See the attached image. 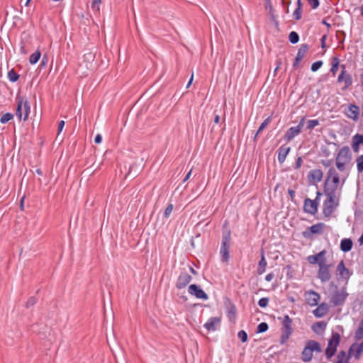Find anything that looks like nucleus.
I'll list each match as a JSON object with an SVG mask.
<instances>
[{"mask_svg": "<svg viewBox=\"0 0 363 363\" xmlns=\"http://www.w3.org/2000/svg\"><path fill=\"white\" fill-rule=\"evenodd\" d=\"M341 191L324 190L326 199L323 203V213L325 216L329 217L339 205V199Z\"/></svg>", "mask_w": 363, "mask_h": 363, "instance_id": "nucleus-1", "label": "nucleus"}, {"mask_svg": "<svg viewBox=\"0 0 363 363\" xmlns=\"http://www.w3.org/2000/svg\"><path fill=\"white\" fill-rule=\"evenodd\" d=\"M340 182V179L338 172L333 167H330L326 174L324 190L341 191L342 188H339Z\"/></svg>", "mask_w": 363, "mask_h": 363, "instance_id": "nucleus-2", "label": "nucleus"}, {"mask_svg": "<svg viewBox=\"0 0 363 363\" xmlns=\"http://www.w3.org/2000/svg\"><path fill=\"white\" fill-rule=\"evenodd\" d=\"M352 160V154L349 147L344 146L338 152L335 157V165L340 172H344L346 166Z\"/></svg>", "mask_w": 363, "mask_h": 363, "instance_id": "nucleus-3", "label": "nucleus"}, {"mask_svg": "<svg viewBox=\"0 0 363 363\" xmlns=\"http://www.w3.org/2000/svg\"><path fill=\"white\" fill-rule=\"evenodd\" d=\"M320 344L315 340H309L306 342L301 353V359L304 362H309L313 358V352H321Z\"/></svg>", "mask_w": 363, "mask_h": 363, "instance_id": "nucleus-4", "label": "nucleus"}, {"mask_svg": "<svg viewBox=\"0 0 363 363\" xmlns=\"http://www.w3.org/2000/svg\"><path fill=\"white\" fill-rule=\"evenodd\" d=\"M281 323L282 328L280 344L284 345L287 342L294 330L292 328V320L288 315L284 316Z\"/></svg>", "mask_w": 363, "mask_h": 363, "instance_id": "nucleus-5", "label": "nucleus"}, {"mask_svg": "<svg viewBox=\"0 0 363 363\" xmlns=\"http://www.w3.org/2000/svg\"><path fill=\"white\" fill-rule=\"evenodd\" d=\"M340 335L333 331L331 337L328 340V347L325 350V356L328 359H330L336 352L337 347L340 342Z\"/></svg>", "mask_w": 363, "mask_h": 363, "instance_id": "nucleus-6", "label": "nucleus"}, {"mask_svg": "<svg viewBox=\"0 0 363 363\" xmlns=\"http://www.w3.org/2000/svg\"><path fill=\"white\" fill-rule=\"evenodd\" d=\"M230 244V233L228 232L223 236L222 245L220 250L221 260L223 262H228L230 259L229 247Z\"/></svg>", "mask_w": 363, "mask_h": 363, "instance_id": "nucleus-7", "label": "nucleus"}, {"mask_svg": "<svg viewBox=\"0 0 363 363\" xmlns=\"http://www.w3.org/2000/svg\"><path fill=\"white\" fill-rule=\"evenodd\" d=\"M331 264H325V262H321L319 263L318 277L320 279L322 282H327L330 279L331 275L330 268L331 267Z\"/></svg>", "mask_w": 363, "mask_h": 363, "instance_id": "nucleus-8", "label": "nucleus"}, {"mask_svg": "<svg viewBox=\"0 0 363 363\" xmlns=\"http://www.w3.org/2000/svg\"><path fill=\"white\" fill-rule=\"evenodd\" d=\"M325 228L323 223H318L308 227L305 231L302 233L305 238H311L313 234H320L323 233Z\"/></svg>", "mask_w": 363, "mask_h": 363, "instance_id": "nucleus-9", "label": "nucleus"}, {"mask_svg": "<svg viewBox=\"0 0 363 363\" xmlns=\"http://www.w3.org/2000/svg\"><path fill=\"white\" fill-rule=\"evenodd\" d=\"M342 71L337 77V82L339 83H344L343 90L348 89L352 84V78L350 74L347 73L345 70V65H342Z\"/></svg>", "mask_w": 363, "mask_h": 363, "instance_id": "nucleus-10", "label": "nucleus"}, {"mask_svg": "<svg viewBox=\"0 0 363 363\" xmlns=\"http://www.w3.org/2000/svg\"><path fill=\"white\" fill-rule=\"evenodd\" d=\"M347 296V294L345 290H336L331 296L330 302L335 306L342 305Z\"/></svg>", "mask_w": 363, "mask_h": 363, "instance_id": "nucleus-11", "label": "nucleus"}, {"mask_svg": "<svg viewBox=\"0 0 363 363\" xmlns=\"http://www.w3.org/2000/svg\"><path fill=\"white\" fill-rule=\"evenodd\" d=\"M336 275L339 277L340 279L344 281H347L352 275V272L345 267L343 260H341V262L337 266Z\"/></svg>", "mask_w": 363, "mask_h": 363, "instance_id": "nucleus-12", "label": "nucleus"}, {"mask_svg": "<svg viewBox=\"0 0 363 363\" xmlns=\"http://www.w3.org/2000/svg\"><path fill=\"white\" fill-rule=\"evenodd\" d=\"M188 292L199 299L207 300L208 298L207 294L196 284H191L189 286Z\"/></svg>", "mask_w": 363, "mask_h": 363, "instance_id": "nucleus-13", "label": "nucleus"}, {"mask_svg": "<svg viewBox=\"0 0 363 363\" xmlns=\"http://www.w3.org/2000/svg\"><path fill=\"white\" fill-rule=\"evenodd\" d=\"M323 177V172L320 169H314L311 170L307 175L308 180L310 184H315L321 182Z\"/></svg>", "mask_w": 363, "mask_h": 363, "instance_id": "nucleus-14", "label": "nucleus"}, {"mask_svg": "<svg viewBox=\"0 0 363 363\" xmlns=\"http://www.w3.org/2000/svg\"><path fill=\"white\" fill-rule=\"evenodd\" d=\"M306 303L311 306H315L318 304L320 296L318 293L314 291H309L305 293Z\"/></svg>", "mask_w": 363, "mask_h": 363, "instance_id": "nucleus-15", "label": "nucleus"}, {"mask_svg": "<svg viewBox=\"0 0 363 363\" xmlns=\"http://www.w3.org/2000/svg\"><path fill=\"white\" fill-rule=\"evenodd\" d=\"M191 277L186 272H182L177 281L176 287L182 289L186 287L191 281Z\"/></svg>", "mask_w": 363, "mask_h": 363, "instance_id": "nucleus-16", "label": "nucleus"}, {"mask_svg": "<svg viewBox=\"0 0 363 363\" xmlns=\"http://www.w3.org/2000/svg\"><path fill=\"white\" fill-rule=\"evenodd\" d=\"M303 208L305 212L311 215H315L318 211V203L315 200L306 199L304 201Z\"/></svg>", "mask_w": 363, "mask_h": 363, "instance_id": "nucleus-17", "label": "nucleus"}, {"mask_svg": "<svg viewBox=\"0 0 363 363\" xmlns=\"http://www.w3.org/2000/svg\"><path fill=\"white\" fill-rule=\"evenodd\" d=\"M308 50V45L307 44H302L301 45L300 48L298 50L295 60L293 63V67L294 69H296L298 66L299 62L305 57Z\"/></svg>", "mask_w": 363, "mask_h": 363, "instance_id": "nucleus-18", "label": "nucleus"}, {"mask_svg": "<svg viewBox=\"0 0 363 363\" xmlns=\"http://www.w3.org/2000/svg\"><path fill=\"white\" fill-rule=\"evenodd\" d=\"M363 352V342L360 344L354 343L349 349V356H354L355 359H359Z\"/></svg>", "mask_w": 363, "mask_h": 363, "instance_id": "nucleus-19", "label": "nucleus"}, {"mask_svg": "<svg viewBox=\"0 0 363 363\" xmlns=\"http://www.w3.org/2000/svg\"><path fill=\"white\" fill-rule=\"evenodd\" d=\"M345 113L349 118L357 121L359 114V108L355 104H350Z\"/></svg>", "mask_w": 363, "mask_h": 363, "instance_id": "nucleus-20", "label": "nucleus"}, {"mask_svg": "<svg viewBox=\"0 0 363 363\" xmlns=\"http://www.w3.org/2000/svg\"><path fill=\"white\" fill-rule=\"evenodd\" d=\"M220 323V318L211 317L204 324V328L208 331H215Z\"/></svg>", "mask_w": 363, "mask_h": 363, "instance_id": "nucleus-21", "label": "nucleus"}, {"mask_svg": "<svg viewBox=\"0 0 363 363\" xmlns=\"http://www.w3.org/2000/svg\"><path fill=\"white\" fill-rule=\"evenodd\" d=\"M363 145V135L357 133L352 138V148L354 152H358L359 146Z\"/></svg>", "mask_w": 363, "mask_h": 363, "instance_id": "nucleus-22", "label": "nucleus"}, {"mask_svg": "<svg viewBox=\"0 0 363 363\" xmlns=\"http://www.w3.org/2000/svg\"><path fill=\"white\" fill-rule=\"evenodd\" d=\"M326 252L325 250H322L321 252H318V254L315 255H311L308 256L307 259L311 264H318L321 262H325V255Z\"/></svg>", "mask_w": 363, "mask_h": 363, "instance_id": "nucleus-23", "label": "nucleus"}, {"mask_svg": "<svg viewBox=\"0 0 363 363\" xmlns=\"http://www.w3.org/2000/svg\"><path fill=\"white\" fill-rule=\"evenodd\" d=\"M301 133L299 127H291L284 135V140L287 142L291 141L294 138Z\"/></svg>", "mask_w": 363, "mask_h": 363, "instance_id": "nucleus-24", "label": "nucleus"}, {"mask_svg": "<svg viewBox=\"0 0 363 363\" xmlns=\"http://www.w3.org/2000/svg\"><path fill=\"white\" fill-rule=\"evenodd\" d=\"M328 311V306L325 303H322L313 311V314L317 318L323 317Z\"/></svg>", "mask_w": 363, "mask_h": 363, "instance_id": "nucleus-25", "label": "nucleus"}, {"mask_svg": "<svg viewBox=\"0 0 363 363\" xmlns=\"http://www.w3.org/2000/svg\"><path fill=\"white\" fill-rule=\"evenodd\" d=\"M267 266V262L264 257V250H262L261 252V259L258 262L257 269V272L259 275L262 274L265 270L266 267Z\"/></svg>", "mask_w": 363, "mask_h": 363, "instance_id": "nucleus-26", "label": "nucleus"}, {"mask_svg": "<svg viewBox=\"0 0 363 363\" xmlns=\"http://www.w3.org/2000/svg\"><path fill=\"white\" fill-rule=\"evenodd\" d=\"M289 151L290 147L286 145H282L279 148L278 161L279 162V163H283L285 161L286 157L289 154Z\"/></svg>", "mask_w": 363, "mask_h": 363, "instance_id": "nucleus-27", "label": "nucleus"}, {"mask_svg": "<svg viewBox=\"0 0 363 363\" xmlns=\"http://www.w3.org/2000/svg\"><path fill=\"white\" fill-rule=\"evenodd\" d=\"M352 247V241L350 239L345 238L341 240L340 249L342 251L347 252L351 250Z\"/></svg>", "mask_w": 363, "mask_h": 363, "instance_id": "nucleus-28", "label": "nucleus"}, {"mask_svg": "<svg viewBox=\"0 0 363 363\" xmlns=\"http://www.w3.org/2000/svg\"><path fill=\"white\" fill-rule=\"evenodd\" d=\"M340 65V59L337 57H334L333 58L332 61V67L330 69V72H332L333 75L335 76L338 70Z\"/></svg>", "mask_w": 363, "mask_h": 363, "instance_id": "nucleus-29", "label": "nucleus"}, {"mask_svg": "<svg viewBox=\"0 0 363 363\" xmlns=\"http://www.w3.org/2000/svg\"><path fill=\"white\" fill-rule=\"evenodd\" d=\"M30 104L28 101H23L22 111L23 113V120L26 121L30 113Z\"/></svg>", "mask_w": 363, "mask_h": 363, "instance_id": "nucleus-30", "label": "nucleus"}, {"mask_svg": "<svg viewBox=\"0 0 363 363\" xmlns=\"http://www.w3.org/2000/svg\"><path fill=\"white\" fill-rule=\"evenodd\" d=\"M41 56V53L40 50H36L34 53H33L29 57V62L31 65H34L37 63V62L40 60Z\"/></svg>", "mask_w": 363, "mask_h": 363, "instance_id": "nucleus-31", "label": "nucleus"}, {"mask_svg": "<svg viewBox=\"0 0 363 363\" xmlns=\"http://www.w3.org/2000/svg\"><path fill=\"white\" fill-rule=\"evenodd\" d=\"M357 169L359 173H363V155L358 156L356 159Z\"/></svg>", "mask_w": 363, "mask_h": 363, "instance_id": "nucleus-32", "label": "nucleus"}, {"mask_svg": "<svg viewBox=\"0 0 363 363\" xmlns=\"http://www.w3.org/2000/svg\"><path fill=\"white\" fill-rule=\"evenodd\" d=\"M8 78L11 82H15L18 79L19 75L13 69H11L8 72Z\"/></svg>", "mask_w": 363, "mask_h": 363, "instance_id": "nucleus-33", "label": "nucleus"}, {"mask_svg": "<svg viewBox=\"0 0 363 363\" xmlns=\"http://www.w3.org/2000/svg\"><path fill=\"white\" fill-rule=\"evenodd\" d=\"M289 39L291 43L295 44V43H298V41L299 40V36L296 32L291 31L289 33Z\"/></svg>", "mask_w": 363, "mask_h": 363, "instance_id": "nucleus-34", "label": "nucleus"}, {"mask_svg": "<svg viewBox=\"0 0 363 363\" xmlns=\"http://www.w3.org/2000/svg\"><path fill=\"white\" fill-rule=\"evenodd\" d=\"M228 317L230 321L235 322L236 318V310L235 307H232L230 309L228 310Z\"/></svg>", "mask_w": 363, "mask_h": 363, "instance_id": "nucleus-35", "label": "nucleus"}, {"mask_svg": "<svg viewBox=\"0 0 363 363\" xmlns=\"http://www.w3.org/2000/svg\"><path fill=\"white\" fill-rule=\"evenodd\" d=\"M22 105H23V100L22 99L18 100L16 115L19 118V119L22 118V115H23Z\"/></svg>", "mask_w": 363, "mask_h": 363, "instance_id": "nucleus-36", "label": "nucleus"}, {"mask_svg": "<svg viewBox=\"0 0 363 363\" xmlns=\"http://www.w3.org/2000/svg\"><path fill=\"white\" fill-rule=\"evenodd\" d=\"M13 114L10 113H4L0 118V122L1 123H6L9 122L10 120L13 118Z\"/></svg>", "mask_w": 363, "mask_h": 363, "instance_id": "nucleus-37", "label": "nucleus"}, {"mask_svg": "<svg viewBox=\"0 0 363 363\" xmlns=\"http://www.w3.org/2000/svg\"><path fill=\"white\" fill-rule=\"evenodd\" d=\"M270 121H271V117L269 116L260 125V126L257 130V135L259 134L260 132H262L269 125Z\"/></svg>", "mask_w": 363, "mask_h": 363, "instance_id": "nucleus-38", "label": "nucleus"}, {"mask_svg": "<svg viewBox=\"0 0 363 363\" xmlns=\"http://www.w3.org/2000/svg\"><path fill=\"white\" fill-rule=\"evenodd\" d=\"M101 4V0H93V1L91 3L92 10L99 13L100 11Z\"/></svg>", "mask_w": 363, "mask_h": 363, "instance_id": "nucleus-39", "label": "nucleus"}, {"mask_svg": "<svg viewBox=\"0 0 363 363\" xmlns=\"http://www.w3.org/2000/svg\"><path fill=\"white\" fill-rule=\"evenodd\" d=\"M319 125V121L317 119H313V120H309L307 123V129L308 130H312L313 129L315 126L318 125Z\"/></svg>", "mask_w": 363, "mask_h": 363, "instance_id": "nucleus-40", "label": "nucleus"}, {"mask_svg": "<svg viewBox=\"0 0 363 363\" xmlns=\"http://www.w3.org/2000/svg\"><path fill=\"white\" fill-rule=\"evenodd\" d=\"M347 357V356L346 355V352L345 351H340L337 356L336 363H343Z\"/></svg>", "mask_w": 363, "mask_h": 363, "instance_id": "nucleus-41", "label": "nucleus"}, {"mask_svg": "<svg viewBox=\"0 0 363 363\" xmlns=\"http://www.w3.org/2000/svg\"><path fill=\"white\" fill-rule=\"evenodd\" d=\"M37 302V298L35 296L30 297L28 301H26L25 306L27 308H29L30 307L34 306Z\"/></svg>", "mask_w": 363, "mask_h": 363, "instance_id": "nucleus-42", "label": "nucleus"}, {"mask_svg": "<svg viewBox=\"0 0 363 363\" xmlns=\"http://www.w3.org/2000/svg\"><path fill=\"white\" fill-rule=\"evenodd\" d=\"M268 325L266 323H261L258 325L257 328V333H264L268 330Z\"/></svg>", "mask_w": 363, "mask_h": 363, "instance_id": "nucleus-43", "label": "nucleus"}, {"mask_svg": "<svg viewBox=\"0 0 363 363\" xmlns=\"http://www.w3.org/2000/svg\"><path fill=\"white\" fill-rule=\"evenodd\" d=\"M322 65H323V62L321 60L316 61L312 64L311 70L313 72H316L318 69H319L321 67Z\"/></svg>", "mask_w": 363, "mask_h": 363, "instance_id": "nucleus-44", "label": "nucleus"}, {"mask_svg": "<svg viewBox=\"0 0 363 363\" xmlns=\"http://www.w3.org/2000/svg\"><path fill=\"white\" fill-rule=\"evenodd\" d=\"M238 336L242 342H245L247 340V335L244 330L239 331Z\"/></svg>", "mask_w": 363, "mask_h": 363, "instance_id": "nucleus-45", "label": "nucleus"}, {"mask_svg": "<svg viewBox=\"0 0 363 363\" xmlns=\"http://www.w3.org/2000/svg\"><path fill=\"white\" fill-rule=\"evenodd\" d=\"M269 298H262L258 301V305L261 308H265L268 306Z\"/></svg>", "mask_w": 363, "mask_h": 363, "instance_id": "nucleus-46", "label": "nucleus"}, {"mask_svg": "<svg viewBox=\"0 0 363 363\" xmlns=\"http://www.w3.org/2000/svg\"><path fill=\"white\" fill-rule=\"evenodd\" d=\"M302 10L300 8H296L294 11L293 16L296 20H300L301 18Z\"/></svg>", "mask_w": 363, "mask_h": 363, "instance_id": "nucleus-47", "label": "nucleus"}, {"mask_svg": "<svg viewBox=\"0 0 363 363\" xmlns=\"http://www.w3.org/2000/svg\"><path fill=\"white\" fill-rule=\"evenodd\" d=\"M308 4L310 5L311 9H315L319 6V1L318 0H306Z\"/></svg>", "mask_w": 363, "mask_h": 363, "instance_id": "nucleus-48", "label": "nucleus"}, {"mask_svg": "<svg viewBox=\"0 0 363 363\" xmlns=\"http://www.w3.org/2000/svg\"><path fill=\"white\" fill-rule=\"evenodd\" d=\"M172 211H173V205L169 204L164 211V216L165 218H168L170 216V214L172 213Z\"/></svg>", "mask_w": 363, "mask_h": 363, "instance_id": "nucleus-49", "label": "nucleus"}, {"mask_svg": "<svg viewBox=\"0 0 363 363\" xmlns=\"http://www.w3.org/2000/svg\"><path fill=\"white\" fill-rule=\"evenodd\" d=\"M274 274L272 272H271L266 275L265 280L267 281H271L274 279Z\"/></svg>", "mask_w": 363, "mask_h": 363, "instance_id": "nucleus-50", "label": "nucleus"}, {"mask_svg": "<svg viewBox=\"0 0 363 363\" xmlns=\"http://www.w3.org/2000/svg\"><path fill=\"white\" fill-rule=\"evenodd\" d=\"M64 125H65V121H60L59 122V124H58V133H57V135H59L60 133L62 130V129L64 128Z\"/></svg>", "mask_w": 363, "mask_h": 363, "instance_id": "nucleus-51", "label": "nucleus"}, {"mask_svg": "<svg viewBox=\"0 0 363 363\" xmlns=\"http://www.w3.org/2000/svg\"><path fill=\"white\" fill-rule=\"evenodd\" d=\"M321 163H322V164H323V166H325V167H330V166L331 165V164H332V160H322V161H321Z\"/></svg>", "mask_w": 363, "mask_h": 363, "instance_id": "nucleus-52", "label": "nucleus"}, {"mask_svg": "<svg viewBox=\"0 0 363 363\" xmlns=\"http://www.w3.org/2000/svg\"><path fill=\"white\" fill-rule=\"evenodd\" d=\"M101 140H102L101 135L100 134H97L94 138L95 143L99 144L101 142Z\"/></svg>", "mask_w": 363, "mask_h": 363, "instance_id": "nucleus-53", "label": "nucleus"}, {"mask_svg": "<svg viewBox=\"0 0 363 363\" xmlns=\"http://www.w3.org/2000/svg\"><path fill=\"white\" fill-rule=\"evenodd\" d=\"M304 121H305V117H303L301 121H299L298 125L296 127H299V129L301 131V129L303 126V124H304Z\"/></svg>", "mask_w": 363, "mask_h": 363, "instance_id": "nucleus-54", "label": "nucleus"}, {"mask_svg": "<svg viewBox=\"0 0 363 363\" xmlns=\"http://www.w3.org/2000/svg\"><path fill=\"white\" fill-rule=\"evenodd\" d=\"M301 164H302V160L301 157H298L297 160H296V168H300L301 166Z\"/></svg>", "mask_w": 363, "mask_h": 363, "instance_id": "nucleus-55", "label": "nucleus"}, {"mask_svg": "<svg viewBox=\"0 0 363 363\" xmlns=\"http://www.w3.org/2000/svg\"><path fill=\"white\" fill-rule=\"evenodd\" d=\"M191 172H192V169H191L188 173L186 175V177H184V179H183V182H186L190 177L191 174Z\"/></svg>", "mask_w": 363, "mask_h": 363, "instance_id": "nucleus-56", "label": "nucleus"}, {"mask_svg": "<svg viewBox=\"0 0 363 363\" xmlns=\"http://www.w3.org/2000/svg\"><path fill=\"white\" fill-rule=\"evenodd\" d=\"M220 118L219 115L216 113V114H215V117H214V123H217V124H218V123H219V122H220Z\"/></svg>", "mask_w": 363, "mask_h": 363, "instance_id": "nucleus-57", "label": "nucleus"}, {"mask_svg": "<svg viewBox=\"0 0 363 363\" xmlns=\"http://www.w3.org/2000/svg\"><path fill=\"white\" fill-rule=\"evenodd\" d=\"M288 193L290 195L291 199H293L294 196H295V191L292 189H289Z\"/></svg>", "mask_w": 363, "mask_h": 363, "instance_id": "nucleus-58", "label": "nucleus"}, {"mask_svg": "<svg viewBox=\"0 0 363 363\" xmlns=\"http://www.w3.org/2000/svg\"><path fill=\"white\" fill-rule=\"evenodd\" d=\"M46 63H47V57L45 56H44L41 61V64L43 65H45Z\"/></svg>", "mask_w": 363, "mask_h": 363, "instance_id": "nucleus-59", "label": "nucleus"}, {"mask_svg": "<svg viewBox=\"0 0 363 363\" xmlns=\"http://www.w3.org/2000/svg\"><path fill=\"white\" fill-rule=\"evenodd\" d=\"M350 357H351V356H349V354H348L347 357H346V359L344 360L343 363H350Z\"/></svg>", "mask_w": 363, "mask_h": 363, "instance_id": "nucleus-60", "label": "nucleus"}, {"mask_svg": "<svg viewBox=\"0 0 363 363\" xmlns=\"http://www.w3.org/2000/svg\"><path fill=\"white\" fill-rule=\"evenodd\" d=\"M323 24L325 25L328 28H330V24L327 23L325 20L322 21Z\"/></svg>", "mask_w": 363, "mask_h": 363, "instance_id": "nucleus-61", "label": "nucleus"}, {"mask_svg": "<svg viewBox=\"0 0 363 363\" xmlns=\"http://www.w3.org/2000/svg\"><path fill=\"white\" fill-rule=\"evenodd\" d=\"M325 38H326V36H325V35H324V36H323V37H322V38H321V41H322V47H324V45H325Z\"/></svg>", "mask_w": 363, "mask_h": 363, "instance_id": "nucleus-62", "label": "nucleus"}, {"mask_svg": "<svg viewBox=\"0 0 363 363\" xmlns=\"http://www.w3.org/2000/svg\"><path fill=\"white\" fill-rule=\"evenodd\" d=\"M301 6H302V4H301V0H298V1H297V8L301 9Z\"/></svg>", "mask_w": 363, "mask_h": 363, "instance_id": "nucleus-63", "label": "nucleus"}, {"mask_svg": "<svg viewBox=\"0 0 363 363\" xmlns=\"http://www.w3.org/2000/svg\"><path fill=\"white\" fill-rule=\"evenodd\" d=\"M190 271L194 274H196V271L193 267H190Z\"/></svg>", "mask_w": 363, "mask_h": 363, "instance_id": "nucleus-64", "label": "nucleus"}]
</instances>
